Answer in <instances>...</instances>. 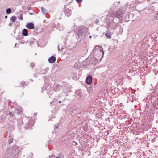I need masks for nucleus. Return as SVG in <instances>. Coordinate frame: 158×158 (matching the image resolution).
<instances>
[{
	"instance_id": "58836bf2",
	"label": "nucleus",
	"mask_w": 158,
	"mask_h": 158,
	"mask_svg": "<svg viewBox=\"0 0 158 158\" xmlns=\"http://www.w3.org/2000/svg\"><path fill=\"white\" fill-rule=\"evenodd\" d=\"M90 38H91V36H90Z\"/></svg>"
},
{
	"instance_id": "bb28decb",
	"label": "nucleus",
	"mask_w": 158,
	"mask_h": 158,
	"mask_svg": "<svg viewBox=\"0 0 158 158\" xmlns=\"http://www.w3.org/2000/svg\"><path fill=\"white\" fill-rule=\"evenodd\" d=\"M31 65L32 67H34L35 66V64L34 63H32L31 64Z\"/></svg>"
},
{
	"instance_id": "2f4dec72",
	"label": "nucleus",
	"mask_w": 158,
	"mask_h": 158,
	"mask_svg": "<svg viewBox=\"0 0 158 158\" xmlns=\"http://www.w3.org/2000/svg\"><path fill=\"white\" fill-rule=\"evenodd\" d=\"M59 103H61V101H59Z\"/></svg>"
},
{
	"instance_id": "cd10ccee",
	"label": "nucleus",
	"mask_w": 158,
	"mask_h": 158,
	"mask_svg": "<svg viewBox=\"0 0 158 158\" xmlns=\"http://www.w3.org/2000/svg\"><path fill=\"white\" fill-rule=\"evenodd\" d=\"M77 2H79L82 1V0H76Z\"/></svg>"
},
{
	"instance_id": "a19ab883",
	"label": "nucleus",
	"mask_w": 158,
	"mask_h": 158,
	"mask_svg": "<svg viewBox=\"0 0 158 158\" xmlns=\"http://www.w3.org/2000/svg\"><path fill=\"white\" fill-rule=\"evenodd\" d=\"M113 101V100H111L110 101Z\"/></svg>"
},
{
	"instance_id": "b1692460",
	"label": "nucleus",
	"mask_w": 158,
	"mask_h": 158,
	"mask_svg": "<svg viewBox=\"0 0 158 158\" xmlns=\"http://www.w3.org/2000/svg\"><path fill=\"white\" fill-rule=\"evenodd\" d=\"M154 99H151V101H152V100H153V102H154ZM151 103H153V104H152V105H153L154 106H156V103H154V102H152V101H151Z\"/></svg>"
},
{
	"instance_id": "9b49d317",
	"label": "nucleus",
	"mask_w": 158,
	"mask_h": 158,
	"mask_svg": "<svg viewBox=\"0 0 158 158\" xmlns=\"http://www.w3.org/2000/svg\"><path fill=\"white\" fill-rule=\"evenodd\" d=\"M61 88V86L59 84L56 85V86L54 88V90L55 91H57L60 90V88Z\"/></svg>"
},
{
	"instance_id": "c9c22d12",
	"label": "nucleus",
	"mask_w": 158,
	"mask_h": 158,
	"mask_svg": "<svg viewBox=\"0 0 158 158\" xmlns=\"http://www.w3.org/2000/svg\"><path fill=\"white\" fill-rule=\"evenodd\" d=\"M16 44H15V47L16 46Z\"/></svg>"
},
{
	"instance_id": "a878e982",
	"label": "nucleus",
	"mask_w": 158,
	"mask_h": 158,
	"mask_svg": "<svg viewBox=\"0 0 158 158\" xmlns=\"http://www.w3.org/2000/svg\"><path fill=\"white\" fill-rule=\"evenodd\" d=\"M99 22V20L98 19H97L95 21V22L96 23H98Z\"/></svg>"
},
{
	"instance_id": "7c9ffc66",
	"label": "nucleus",
	"mask_w": 158,
	"mask_h": 158,
	"mask_svg": "<svg viewBox=\"0 0 158 158\" xmlns=\"http://www.w3.org/2000/svg\"><path fill=\"white\" fill-rule=\"evenodd\" d=\"M34 115L35 116H36L37 115V113H35L34 114Z\"/></svg>"
},
{
	"instance_id": "dca6fc26",
	"label": "nucleus",
	"mask_w": 158,
	"mask_h": 158,
	"mask_svg": "<svg viewBox=\"0 0 158 158\" xmlns=\"http://www.w3.org/2000/svg\"><path fill=\"white\" fill-rule=\"evenodd\" d=\"M99 48H102V47L99 46L98 45H96L95 47L94 48L93 51L94 52H96L97 51V50L99 49Z\"/></svg>"
},
{
	"instance_id": "2eb2a0df",
	"label": "nucleus",
	"mask_w": 158,
	"mask_h": 158,
	"mask_svg": "<svg viewBox=\"0 0 158 158\" xmlns=\"http://www.w3.org/2000/svg\"><path fill=\"white\" fill-rule=\"evenodd\" d=\"M41 9L43 13H44V14H47L48 11L46 9H45L43 7H41Z\"/></svg>"
},
{
	"instance_id": "393cba45",
	"label": "nucleus",
	"mask_w": 158,
	"mask_h": 158,
	"mask_svg": "<svg viewBox=\"0 0 158 158\" xmlns=\"http://www.w3.org/2000/svg\"><path fill=\"white\" fill-rule=\"evenodd\" d=\"M60 46V45H59L58 46V50H62V47H61Z\"/></svg>"
},
{
	"instance_id": "72a5a7b5",
	"label": "nucleus",
	"mask_w": 158,
	"mask_h": 158,
	"mask_svg": "<svg viewBox=\"0 0 158 158\" xmlns=\"http://www.w3.org/2000/svg\"><path fill=\"white\" fill-rule=\"evenodd\" d=\"M7 17H7V16H6H6H5V18H7Z\"/></svg>"
},
{
	"instance_id": "f704fd0d",
	"label": "nucleus",
	"mask_w": 158,
	"mask_h": 158,
	"mask_svg": "<svg viewBox=\"0 0 158 158\" xmlns=\"http://www.w3.org/2000/svg\"><path fill=\"white\" fill-rule=\"evenodd\" d=\"M135 108H136V105L135 106Z\"/></svg>"
},
{
	"instance_id": "20e7f679",
	"label": "nucleus",
	"mask_w": 158,
	"mask_h": 158,
	"mask_svg": "<svg viewBox=\"0 0 158 158\" xmlns=\"http://www.w3.org/2000/svg\"><path fill=\"white\" fill-rule=\"evenodd\" d=\"M22 108L19 106H18L15 107V111L17 112V114H19L22 112Z\"/></svg>"
},
{
	"instance_id": "a211bd4d",
	"label": "nucleus",
	"mask_w": 158,
	"mask_h": 158,
	"mask_svg": "<svg viewBox=\"0 0 158 158\" xmlns=\"http://www.w3.org/2000/svg\"><path fill=\"white\" fill-rule=\"evenodd\" d=\"M53 90L52 89H49L48 90L47 93L48 94H52Z\"/></svg>"
},
{
	"instance_id": "aec40b11",
	"label": "nucleus",
	"mask_w": 158,
	"mask_h": 158,
	"mask_svg": "<svg viewBox=\"0 0 158 158\" xmlns=\"http://www.w3.org/2000/svg\"><path fill=\"white\" fill-rule=\"evenodd\" d=\"M11 12V9L9 8L6 9V12L7 14H9Z\"/></svg>"
},
{
	"instance_id": "39448f33",
	"label": "nucleus",
	"mask_w": 158,
	"mask_h": 158,
	"mask_svg": "<svg viewBox=\"0 0 158 158\" xmlns=\"http://www.w3.org/2000/svg\"><path fill=\"white\" fill-rule=\"evenodd\" d=\"M26 27L28 29H32L34 28V25L32 23H29L26 25Z\"/></svg>"
},
{
	"instance_id": "7ed1b4c3",
	"label": "nucleus",
	"mask_w": 158,
	"mask_h": 158,
	"mask_svg": "<svg viewBox=\"0 0 158 158\" xmlns=\"http://www.w3.org/2000/svg\"><path fill=\"white\" fill-rule=\"evenodd\" d=\"M110 15L112 17L120 18L122 17V15L119 11H117L113 12Z\"/></svg>"
},
{
	"instance_id": "0eeeda50",
	"label": "nucleus",
	"mask_w": 158,
	"mask_h": 158,
	"mask_svg": "<svg viewBox=\"0 0 158 158\" xmlns=\"http://www.w3.org/2000/svg\"><path fill=\"white\" fill-rule=\"evenodd\" d=\"M92 77L91 75L89 76L86 79V83L89 85L92 82Z\"/></svg>"
},
{
	"instance_id": "9d476101",
	"label": "nucleus",
	"mask_w": 158,
	"mask_h": 158,
	"mask_svg": "<svg viewBox=\"0 0 158 158\" xmlns=\"http://www.w3.org/2000/svg\"><path fill=\"white\" fill-rule=\"evenodd\" d=\"M23 35L25 36H27L28 35V30L26 29H24L22 31Z\"/></svg>"
},
{
	"instance_id": "4c0bfd02",
	"label": "nucleus",
	"mask_w": 158,
	"mask_h": 158,
	"mask_svg": "<svg viewBox=\"0 0 158 158\" xmlns=\"http://www.w3.org/2000/svg\"><path fill=\"white\" fill-rule=\"evenodd\" d=\"M133 100H132L131 101V102H133Z\"/></svg>"
},
{
	"instance_id": "f257e3e1",
	"label": "nucleus",
	"mask_w": 158,
	"mask_h": 158,
	"mask_svg": "<svg viewBox=\"0 0 158 158\" xmlns=\"http://www.w3.org/2000/svg\"><path fill=\"white\" fill-rule=\"evenodd\" d=\"M19 151L18 147L14 146L12 148H9L6 152V157L7 158H12L15 153H18Z\"/></svg>"
},
{
	"instance_id": "c85d7f7f",
	"label": "nucleus",
	"mask_w": 158,
	"mask_h": 158,
	"mask_svg": "<svg viewBox=\"0 0 158 158\" xmlns=\"http://www.w3.org/2000/svg\"><path fill=\"white\" fill-rule=\"evenodd\" d=\"M12 24H13V23L12 22H10L9 24V26H11V25H12Z\"/></svg>"
},
{
	"instance_id": "4468645a",
	"label": "nucleus",
	"mask_w": 158,
	"mask_h": 158,
	"mask_svg": "<svg viewBox=\"0 0 158 158\" xmlns=\"http://www.w3.org/2000/svg\"><path fill=\"white\" fill-rule=\"evenodd\" d=\"M47 72V70L46 69H43L41 70L40 72V74H45Z\"/></svg>"
},
{
	"instance_id": "412c9836",
	"label": "nucleus",
	"mask_w": 158,
	"mask_h": 158,
	"mask_svg": "<svg viewBox=\"0 0 158 158\" xmlns=\"http://www.w3.org/2000/svg\"><path fill=\"white\" fill-rule=\"evenodd\" d=\"M18 19L20 20H23V18L22 14H20L19 16L18 17Z\"/></svg>"
},
{
	"instance_id": "f8f14e48",
	"label": "nucleus",
	"mask_w": 158,
	"mask_h": 158,
	"mask_svg": "<svg viewBox=\"0 0 158 158\" xmlns=\"http://www.w3.org/2000/svg\"><path fill=\"white\" fill-rule=\"evenodd\" d=\"M70 88L67 87H64L63 88V92L66 93L69 92L70 91Z\"/></svg>"
},
{
	"instance_id": "c756f323",
	"label": "nucleus",
	"mask_w": 158,
	"mask_h": 158,
	"mask_svg": "<svg viewBox=\"0 0 158 158\" xmlns=\"http://www.w3.org/2000/svg\"><path fill=\"white\" fill-rule=\"evenodd\" d=\"M81 113L77 114V117H80L81 116Z\"/></svg>"
},
{
	"instance_id": "5701e85b",
	"label": "nucleus",
	"mask_w": 158,
	"mask_h": 158,
	"mask_svg": "<svg viewBox=\"0 0 158 158\" xmlns=\"http://www.w3.org/2000/svg\"><path fill=\"white\" fill-rule=\"evenodd\" d=\"M8 115H9L10 116H12V117L14 116V113H11V112H10L9 113Z\"/></svg>"
},
{
	"instance_id": "423d86ee",
	"label": "nucleus",
	"mask_w": 158,
	"mask_h": 158,
	"mask_svg": "<svg viewBox=\"0 0 158 158\" xmlns=\"http://www.w3.org/2000/svg\"><path fill=\"white\" fill-rule=\"evenodd\" d=\"M77 35L78 36H82L84 34L85 30L84 28L80 29L78 31Z\"/></svg>"
},
{
	"instance_id": "6e6552de",
	"label": "nucleus",
	"mask_w": 158,
	"mask_h": 158,
	"mask_svg": "<svg viewBox=\"0 0 158 158\" xmlns=\"http://www.w3.org/2000/svg\"><path fill=\"white\" fill-rule=\"evenodd\" d=\"M48 60L49 63H53L56 61V58L54 56H52L48 59Z\"/></svg>"
},
{
	"instance_id": "f3484780",
	"label": "nucleus",
	"mask_w": 158,
	"mask_h": 158,
	"mask_svg": "<svg viewBox=\"0 0 158 158\" xmlns=\"http://www.w3.org/2000/svg\"><path fill=\"white\" fill-rule=\"evenodd\" d=\"M13 138L11 136L10 137L9 139L8 140V142L9 144H10L13 142Z\"/></svg>"
},
{
	"instance_id": "ea45409f",
	"label": "nucleus",
	"mask_w": 158,
	"mask_h": 158,
	"mask_svg": "<svg viewBox=\"0 0 158 158\" xmlns=\"http://www.w3.org/2000/svg\"><path fill=\"white\" fill-rule=\"evenodd\" d=\"M77 92H78L77 91L76 92V93L77 94Z\"/></svg>"
},
{
	"instance_id": "6ab92c4d",
	"label": "nucleus",
	"mask_w": 158,
	"mask_h": 158,
	"mask_svg": "<svg viewBox=\"0 0 158 158\" xmlns=\"http://www.w3.org/2000/svg\"><path fill=\"white\" fill-rule=\"evenodd\" d=\"M16 20V17L15 16H12L10 18V20L12 21V22H14Z\"/></svg>"
},
{
	"instance_id": "e433bc0d",
	"label": "nucleus",
	"mask_w": 158,
	"mask_h": 158,
	"mask_svg": "<svg viewBox=\"0 0 158 158\" xmlns=\"http://www.w3.org/2000/svg\"><path fill=\"white\" fill-rule=\"evenodd\" d=\"M30 9V7H29V9H28V10H29V9Z\"/></svg>"
},
{
	"instance_id": "f03ea898",
	"label": "nucleus",
	"mask_w": 158,
	"mask_h": 158,
	"mask_svg": "<svg viewBox=\"0 0 158 158\" xmlns=\"http://www.w3.org/2000/svg\"><path fill=\"white\" fill-rule=\"evenodd\" d=\"M99 52L102 53L101 59H98L95 57H93L90 60V62L92 64H98L101 60L102 59V58L103 55L104 54V52L102 49H99Z\"/></svg>"
},
{
	"instance_id": "1a4fd4ad",
	"label": "nucleus",
	"mask_w": 158,
	"mask_h": 158,
	"mask_svg": "<svg viewBox=\"0 0 158 158\" xmlns=\"http://www.w3.org/2000/svg\"><path fill=\"white\" fill-rule=\"evenodd\" d=\"M65 13L66 15L69 16L71 15V10L69 8H67L65 9Z\"/></svg>"
},
{
	"instance_id": "ddd939ff",
	"label": "nucleus",
	"mask_w": 158,
	"mask_h": 158,
	"mask_svg": "<svg viewBox=\"0 0 158 158\" xmlns=\"http://www.w3.org/2000/svg\"><path fill=\"white\" fill-rule=\"evenodd\" d=\"M105 35L108 38H110L111 37L110 32V31H107L106 33H105Z\"/></svg>"
},
{
	"instance_id": "4be33fe9",
	"label": "nucleus",
	"mask_w": 158,
	"mask_h": 158,
	"mask_svg": "<svg viewBox=\"0 0 158 158\" xmlns=\"http://www.w3.org/2000/svg\"><path fill=\"white\" fill-rule=\"evenodd\" d=\"M13 127V125L10 124L9 125H8V128L9 129H10V130H12Z\"/></svg>"
},
{
	"instance_id": "473e14b6",
	"label": "nucleus",
	"mask_w": 158,
	"mask_h": 158,
	"mask_svg": "<svg viewBox=\"0 0 158 158\" xmlns=\"http://www.w3.org/2000/svg\"><path fill=\"white\" fill-rule=\"evenodd\" d=\"M61 158V157H56V158Z\"/></svg>"
}]
</instances>
